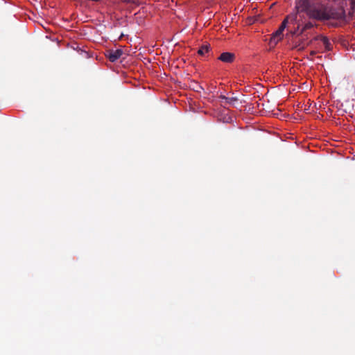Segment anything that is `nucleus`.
<instances>
[{
    "instance_id": "obj_13",
    "label": "nucleus",
    "mask_w": 355,
    "mask_h": 355,
    "mask_svg": "<svg viewBox=\"0 0 355 355\" xmlns=\"http://www.w3.org/2000/svg\"><path fill=\"white\" fill-rule=\"evenodd\" d=\"M315 54H316V51H311L310 52V55H311V56H313V55H315Z\"/></svg>"
},
{
    "instance_id": "obj_5",
    "label": "nucleus",
    "mask_w": 355,
    "mask_h": 355,
    "mask_svg": "<svg viewBox=\"0 0 355 355\" xmlns=\"http://www.w3.org/2000/svg\"><path fill=\"white\" fill-rule=\"evenodd\" d=\"M313 20L309 21L306 22L304 26L301 28V30L300 31V34H303L305 31L313 28V27L316 26L317 24L313 23Z\"/></svg>"
},
{
    "instance_id": "obj_9",
    "label": "nucleus",
    "mask_w": 355,
    "mask_h": 355,
    "mask_svg": "<svg viewBox=\"0 0 355 355\" xmlns=\"http://www.w3.org/2000/svg\"><path fill=\"white\" fill-rule=\"evenodd\" d=\"M209 46L202 45L198 51V53L200 55H204L206 53L209 52Z\"/></svg>"
},
{
    "instance_id": "obj_11",
    "label": "nucleus",
    "mask_w": 355,
    "mask_h": 355,
    "mask_svg": "<svg viewBox=\"0 0 355 355\" xmlns=\"http://www.w3.org/2000/svg\"><path fill=\"white\" fill-rule=\"evenodd\" d=\"M322 37H324L323 35H317L315 36V37H313L312 40H311L309 43L307 44V45H310L311 44H312V42L313 41H317V40H322Z\"/></svg>"
},
{
    "instance_id": "obj_10",
    "label": "nucleus",
    "mask_w": 355,
    "mask_h": 355,
    "mask_svg": "<svg viewBox=\"0 0 355 355\" xmlns=\"http://www.w3.org/2000/svg\"><path fill=\"white\" fill-rule=\"evenodd\" d=\"M300 24L297 23L296 28H295L293 31H291V34L292 35H301L302 34H300Z\"/></svg>"
},
{
    "instance_id": "obj_4",
    "label": "nucleus",
    "mask_w": 355,
    "mask_h": 355,
    "mask_svg": "<svg viewBox=\"0 0 355 355\" xmlns=\"http://www.w3.org/2000/svg\"><path fill=\"white\" fill-rule=\"evenodd\" d=\"M235 59V55L233 53L225 52L220 54L218 58V60H221L223 62L226 63H232L234 62Z\"/></svg>"
},
{
    "instance_id": "obj_7",
    "label": "nucleus",
    "mask_w": 355,
    "mask_h": 355,
    "mask_svg": "<svg viewBox=\"0 0 355 355\" xmlns=\"http://www.w3.org/2000/svg\"><path fill=\"white\" fill-rule=\"evenodd\" d=\"M282 34L283 33L279 29H277L271 37V42H273L275 44L277 43L279 40H282Z\"/></svg>"
},
{
    "instance_id": "obj_6",
    "label": "nucleus",
    "mask_w": 355,
    "mask_h": 355,
    "mask_svg": "<svg viewBox=\"0 0 355 355\" xmlns=\"http://www.w3.org/2000/svg\"><path fill=\"white\" fill-rule=\"evenodd\" d=\"M220 99L225 100V103L227 104H230L232 106L235 107V103L238 101V98L236 97H226L225 96L221 95L219 97Z\"/></svg>"
},
{
    "instance_id": "obj_14",
    "label": "nucleus",
    "mask_w": 355,
    "mask_h": 355,
    "mask_svg": "<svg viewBox=\"0 0 355 355\" xmlns=\"http://www.w3.org/2000/svg\"><path fill=\"white\" fill-rule=\"evenodd\" d=\"M296 48H298L299 50H302L304 49V46H300V44H299L298 46H296Z\"/></svg>"
},
{
    "instance_id": "obj_8",
    "label": "nucleus",
    "mask_w": 355,
    "mask_h": 355,
    "mask_svg": "<svg viewBox=\"0 0 355 355\" xmlns=\"http://www.w3.org/2000/svg\"><path fill=\"white\" fill-rule=\"evenodd\" d=\"M321 42L326 51H330L332 49V44L327 37L324 36V37H322Z\"/></svg>"
},
{
    "instance_id": "obj_12",
    "label": "nucleus",
    "mask_w": 355,
    "mask_h": 355,
    "mask_svg": "<svg viewBox=\"0 0 355 355\" xmlns=\"http://www.w3.org/2000/svg\"><path fill=\"white\" fill-rule=\"evenodd\" d=\"M351 5L353 8H355V0H350Z\"/></svg>"
},
{
    "instance_id": "obj_1",
    "label": "nucleus",
    "mask_w": 355,
    "mask_h": 355,
    "mask_svg": "<svg viewBox=\"0 0 355 355\" xmlns=\"http://www.w3.org/2000/svg\"><path fill=\"white\" fill-rule=\"evenodd\" d=\"M296 8L299 12H304L310 20L324 22L345 19L343 7L329 6L322 0H298Z\"/></svg>"
},
{
    "instance_id": "obj_3",
    "label": "nucleus",
    "mask_w": 355,
    "mask_h": 355,
    "mask_svg": "<svg viewBox=\"0 0 355 355\" xmlns=\"http://www.w3.org/2000/svg\"><path fill=\"white\" fill-rule=\"evenodd\" d=\"M123 54V51L121 49H116V50H109L106 54V56L109 59V60L112 62H116L117 60H119L122 55Z\"/></svg>"
},
{
    "instance_id": "obj_2",
    "label": "nucleus",
    "mask_w": 355,
    "mask_h": 355,
    "mask_svg": "<svg viewBox=\"0 0 355 355\" xmlns=\"http://www.w3.org/2000/svg\"><path fill=\"white\" fill-rule=\"evenodd\" d=\"M297 13H291V14L288 15L282 22V24L278 29L283 33V31H284V29L287 27V26L288 24L295 25V24H297Z\"/></svg>"
}]
</instances>
